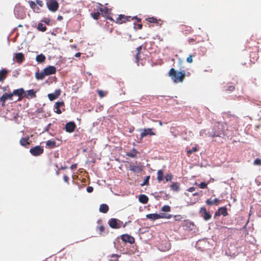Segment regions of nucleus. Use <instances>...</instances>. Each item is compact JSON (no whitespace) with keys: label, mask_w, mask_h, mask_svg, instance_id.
I'll use <instances>...</instances> for the list:
<instances>
[{"label":"nucleus","mask_w":261,"mask_h":261,"mask_svg":"<svg viewBox=\"0 0 261 261\" xmlns=\"http://www.w3.org/2000/svg\"><path fill=\"white\" fill-rule=\"evenodd\" d=\"M139 201L143 204H146L148 201V198L144 194H141L139 196Z\"/></svg>","instance_id":"f3484780"},{"label":"nucleus","mask_w":261,"mask_h":261,"mask_svg":"<svg viewBox=\"0 0 261 261\" xmlns=\"http://www.w3.org/2000/svg\"><path fill=\"white\" fill-rule=\"evenodd\" d=\"M220 215L223 216L228 215L227 208L225 207H221L218 209V212L215 213V216H220Z\"/></svg>","instance_id":"ddd939ff"},{"label":"nucleus","mask_w":261,"mask_h":261,"mask_svg":"<svg viewBox=\"0 0 261 261\" xmlns=\"http://www.w3.org/2000/svg\"><path fill=\"white\" fill-rule=\"evenodd\" d=\"M138 27L139 29H142V24H138Z\"/></svg>","instance_id":"e2e57ef3"},{"label":"nucleus","mask_w":261,"mask_h":261,"mask_svg":"<svg viewBox=\"0 0 261 261\" xmlns=\"http://www.w3.org/2000/svg\"><path fill=\"white\" fill-rule=\"evenodd\" d=\"M48 9L51 12H55L59 8L58 3L55 0H48L46 2Z\"/></svg>","instance_id":"20e7f679"},{"label":"nucleus","mask_w":261,"mask_h":261,"mask_svg":"<svg viewBox=\"0 0 261 261\" xmlns=\"http://www.w3.org/2000/svg\"><path fill=\"white\" fill-rule=\"evenodd\" d=\"M234 89V87L233 86H229L226 89V90L229 91H232Z\"/></svg>","instance_id":"de8ad7c7"},{"label":"nucleus","mask_w":261,"mask_h":261,"mask_svg":"<svg viewBox=\"0 0 261 261\" xmlns=\"http://www.w3.org/2000/svg\"><path fill=\"white\" fill-rule=\"evenodd\" d=\"M63 179L65 182L68 184L69 177H68V176H67L66 175H64Z\"/></svg>","instance_id":"603ef678"},{"label":"nucleus","mask_w":261,"mask_h":261,"mask_svg":"<svg viewBox=\"0 0 261 261\" xmlns=\"http://www.w3.org/2000/svg\"><path fill=\"white\" fill-rule=\"evenodd\" d=\"M138 151L135 149H133L132 151L129 152H127L126 153V155L131 157V158H135L137 156V154Z\"/></svg>","instance_id":"2f4dec72"},{"label":"nucleus","mask_w":261,"mask_h":261,"mask_svg":"<svg viewBox=\"0 0 261 261\" xmlns=\"http://www.w3.org/2000/svg\"><path fill=\"white\" fill-rule=\"evenodd\" d=\"M109 207L106 204H102L100 205L99 211L102 213H106L108 212Z\"/></svg>","instance_id":"6ab92c4d"},{"label":"nucleus","mask_w":261,"mask_h":261,"mask_svg":"<svg viewBox=\"0 0 261 261\" xmlns=\"http://www.w3.org/2000/svg\"><path fill=\"white\" fill-rule=\"evenodd\" d=\"M96 231H98V234L99 236H103L104 232L105 231V227L103 225L100 224L98 225L96 227Z\"/></svg>","instance_id":"2eb2a0df"},{"label":"nucleus","mask_w":261,"mask_h":261,"mask_svg":"<svg viewBox=\"0 0 261 261\" xmlns=\"http://www.w3.org/2000/svg\"><path fill=\"white\" fill-rule=\"evenodd\" d=\"M77 167V164H72L71 166H70V169L71 170H73V169H76Z\"/></svg>","instance_id":"4d7b16f0"},{"label":"nucleus","mask_w":261,"mask_h":261,"mask_svg":"<svg viewBox=\"0 0 261 261\" xmlns=\"http://www.w3.org/2000/svg\"><path fill=\"white\" fill-rule=\"evenodd\" d=\"M76 127V125L74 122H69L65 125V129L67 132H73Z\"/></svg>","instance_id":"9d476101"},{"label":"nucleus","mask_w":261,"mask_h":261,"mask_svg":"<svg viewBox=\"0 0 261 261\" xmlns=\"http://www.w3.org/2000/svg\"><path fill=\"white\" fill-rule=\"evenodd\" d=\"M8 73V71L6 69H2L0 70V82H3Z\"/></svg>","instance_id":"412c9836"},{"label":"nucleus","mask_w":261,"mask_h":261,"mask_svg":"<svg viewBox=\"0 0 261 261\" xmlns=\"http://www.w3.org/2000/svg\"><path fill=\"white\" fill-rule=\"evenodd\" d=\"M164 179V172L162 170H159L157 172V180L158 182H161Z\"/></svg>","instance_id":"4be33fe9"},{"label":"nucleus","mask_w":261,"mask_h":261,"mask_svg":"<svg viewBox=\"0 0 261 261\" xmlns=\"http://www.w3.org/2000/svg\"><path fill=\"white\" fill-rule=\"evenodd\" d=\"M46 146L48 148L52 149L57 147L56 142L52 140H48L46 142Z\"/></svg>","instance_id":"dca6fc26"},{"label":"nucleus","mask_w":261,"mask_h":261,"mask_svg":"<svg viewBox=\"0 0 261 261\" xmlns=\"http://www.w3.org/2000/svg\"><path fill=\"white\" fill-rule=\"evenodd\" d=\"M61 93L60 89L56 90L54 93H50L48 94V98H57L58 97Z\"/></svg>","instance_id":"5701e85b"},{"label":"nucleus","mask_w":261,"mask_h":261,"mask_svg":"<svg viewBox=\"0 0 261 261\" xmlns=\"http://www.w3.org/2000/svg\"><path fill=\"white\" fill-rule=\"evenodd\" d=\"M141 48H142V46H140L138 47H137V51H138V53H137V54L136 55V60H137V62L138 61V55H139V54Z\"/></svg>","instance_id":"c03bdc74"},{"label":"nucleus","mask_w":261,"mask_h":261,"mask_svg":"<svg viewBox=\"0 0 261 261\" xmlns=\"http://www.w3.org/2000/svg\"><path fill=\"white\" fill-rule=\"evenodd\" d=\"M45 59L46 58L45 56L41 54L37 56L36 58V60L38 63H41L45 61Z\"/></svg>","instance_id":"b1692460"},{"label":"nucleus","mask_w":261,"mask_h":261,"mask_svg":"<svg viewBox=\"0 0 261 261\" xmlns=\"http://www.w3.org/2000/svg\"><path fill=\"white\" fill-rule=\"evenodd\" d=\"M127 20L126 16L123 15H120L117 19V21L120 23L125 22Z\"/></svg>","instance_id":"c85d7f7f"},{"label":"nucleus","mask_w":261,"mask_h":261,"mask_svg":"<svg viewBox=\"0 0 261 261\" xmlns=\"http://www.w3.org/2000/svg\"><path fill=\"white\" fill-rule=\"evenodd\" d=\"M81 54L80 53H77L75 54V57H77V58L80 57L81 56Z\"/></svg>","instance_id":"13d9d810"},{"label":"nucleus","mask_w":261,"mask_h":261,"mask_svg":"<svg viewBox=\"0 0 261 261\" xmlns=\"http://www.w3.org/2000/svg\"><path fill=\"white\" fill-rule=\"evenodd\" d=\"M160 193L161 194L164 193V192L163 191H161V192H160Z\"/></svg>","instance_id":"774afa93"},{"label":"nucleus","mask_w":261,"mask_h":261,"mask_svg":"<svg viewBox=\"0 0 261 261\" xmlns=\"http://www.w3.org/2000/svg\"><path fill=\"white\" fill-rule=\"evenodd\" d=\"M254 165L259 166L261 165V159L259 158L256 159L253 162Z\"/></svg>","instance_id":"a19ab883"},{"label":"nucleus","mask_w":261,"mask_h":261,"mask_svg":"<svg viewBox=\"0 0 261 261\" xmlns=\"http://www.w3.org/2000/svg\"><path fill=\"white\" fill-rule=\"evenodd\" d=\"M120 257L119 255L116 254H113L110 257L111 258L110 259V261H119L118 258Z\"/></svg>","instance_id":"473e14b6"},{"label":"nucleus","mask_w":261,"mask_h":261,"mask_svg":"<svg viewBox=\"0 0 261 261\" xmlns=\"http://www.w3.org/2000/svg\"><path fill=\"white\" fill-rule=\"evenodd\" d=\"M171 217H172V215H169L168 216H166V218H165L170 219Z\"/></svg>","instance_id":"0e129e2a"},{"label":"nucleus","mask_w":261,"mask_h":261,"mask_svg":"<svg viewBox=\"0 0 261 261\" xmlns=\"http://www.w3.org/2000/svg\"><path fill=\"white\" fill-rule=\"evenodd\" d=\"M183 226H188L189 228H190L191 229H192V228H191V226H194V224L191 221H189V220H185L183 221L182 224Z\"/></svg>","instance_id":"bb28decb"},{"label":"nucleus","mask_w":261,"mask_h":261,"mask_svg":"<svg viewBox=\"0 0 261 261\" xmlns=\"http://www.w3.org/2000/svg\"><path fill=\"white\" fill-rule=\"evenodd\" d=\"M185 74V71L177 72L174 68H171L169 72V76L174 83L182 82Z\"/></svg>","instance_id":"f257e3e1"},{"label":"nucleus","mask_w":261,"mask_h":261,"mask_svg":"<svg viewBox=\"0 0 261 261\" xmlns=\"http://www.w3.org/2000/svg\"><path fill=\"white\" fill-rule=\"evenodd\" d=\"M198 150L196 147H193L192 149H189L187 150V155L190 156V155L194 152H196Z\"/></svg>","instance_id":"72a5a7b5"},{"label":"nucleus","mask_w":261,"mask_h":261,"mask_svg":"<svg viewBox=\"0 0 261 261\" xmlns=\"http://www.w3.org/2000/svg\"><path fill=\"white\" fill-rule=\"evenodd\" d=\"M199 213L205 221H208L212 218V215L209 212H207L204 207H201Z\"/></svg>","instance_id":"0eeeda50"},{"label":"nucleus","mask_w":261,"mask_h":261,"mask_svg":"<svg viewBox=\"0 0 261 261\" xmlns=\"http://www.w3.org/2000/svg\"><path fill=\"white\" fill-rule=\"evenodd\" d=\"M162 211L163 212H168L171 211V208L169 205H164L162 207Z\"/></svg>","instance_id":"e433bc0d"},{"label":"nucleus","mask_w":261,"mask_h":261,"mask_svg":"<svg viewBox=\"0 0 261 261\" xmlns=\"http://www.w3.org/2000/svg\"><path fill=\"white\" fill-rule=\"evenodd\" d=\"M207 187V184L204 182H202L199 185V187L201 189L206 188Z\"/></svg>","instance_id":"37998d69"},{"label":"nucleus","mask_w":261,"mask_h":261,"mask_svg":"<svg viewBox=\"0 0 261 261\" xmlns=\"http://www.w3.org/2000/svg\"><path fill=\"white\" fill-rule=\"evenodd\" d=\"M36 78L38 80H42L44 78L46 74H45V73L44 71L42 72L39 73V72H36Z\"/></svg>","instance_id":"7c9ffc66"},{"label":"nucleus","mask_w":261,"mask_h":261,"mask_svg":"<svg viewBox=\"0 0 261 261\" xmlns=\"http://www.w3.org/2000/svg\"><path fill=\"white\" fill-rule=\"evenodd\" d=\"M30 7L32 9H35V7L36 6L35 3L32 1L30 2Z\"/></svg>","instance_id":"3c124183"},{"label":"nucleus","mask_w":261,"mask_h":261,"mask_svg":"<svg viewBox=\"0 0 261 261\" xmlns=\"http://www.w3.org/2000/svg\"><path fill=\"white\" fill-rule=\"evenodd\" d=\"M187 190L189 192H192L195 190V188L194 187H192L189 188Z\"/></svg>","instance_id":"6e6d98bb"},{"label":"nucleus","mask_w":261,"mask_h":261,"mask_svg":"<svg viewBox=\"0 0 261 261\" xmlns=\"http://www.w3.org/2000/svg\"><path fill=\"white\" fill-rule=\"evenodd\" d=\"M170 246H171L170 244H169L168 245V246H167V247L166 249L164 250V251L168 250L170 248Z\"/></svg>","instance_id":"bf43d9fd"},{"label":"nucleus","mask_w":261,"mask_h":261,"mask_svg":"<svg viewBox=\"0 0 261 261\" xmlns=\"http://www.w3.org/2000/svg\"><path fill=\"white\" fill-rule=\"evenodd\" d=\"M108 224L111 228L118 229L121 227V225L123 224V222L116 218H111L109 220Z\"/></svg>","instance_id":"7ed1b4c3"},{"label":"nucleus","mask_w":261,"mask_h":261,"mask_svg":"<svg viewBox=\"0 0 261 261\" xmlns=\"http://www.w3.org/2000/svg\"><path fill=\"white\" fill-rule=\"evenodd\" d=\"M37 28L39 31L42 32H44L46 29V27L41 23L38 24Z\"/></svg>","instance_id":"f704fd0d"},{"label":"nucleus","mask_w":261,"mask_h":261,"mask_svg":"<svg viewBox=\"0 0 261 261\" xmlns=\"http://www.w3.org/2000/svg\"><path fill=\"white\" fill-rule=\"evenodd\" d=\"M97 92L98 93L99 96L100 97H103L107 96V91H102V90H98Z\"/></svg>","instance_id":"c9c22d12"},{"label":"nucleus","mask_w":261,"mask_h":261,"mask_svg":"<svg viewBox=\"0 0 261 261\" xmlns=\"http://www.w3.org/2000/svg\"><path fill=\"white\" fill-rule=\"evenodd\" d=\"M146 218L149 219L155 220L159 219L158 214H150L146 215Z\"/></svg>","instance_id":"393cba45"},{"label":"nucleus","mask_w":261,"mask_h":261,"mask_svg":"<svg viewBox=\"0 0 261 261\" xmlns=\"http://www.w3.org/2000/svg\"><path fill=\"white\" fill-rule=\"evenodd\" d=\"M19 143L21 146L27 147L28 146L30 143V142L29 141V138L28 137L21 138L19 141Z\"/></svg>","instance_id":"4468645a"},{"label":"nucleus","mask_w":261,"mask_h":261,"mask_svg":"<svg viewBox=\"0 0 261 261\" xmlns=\"http://www.w3.org/2000/svg\"><path fill=\"white\" fill-rule=\"evenodd\" d=\"M43 71L46 75H48L55 73L56 72V69L53 66H49L44 68Z\"/></svg>","instance_id":"f8f14e48"},{"label":"nucleus","mask_w":261,"mask_h":261,"mask_svg":"<svg viewBox=\"0 0 261 261\" xmlns=\"http://www.w3.org/2000/svg\"><path fill=\"white\" fill-rule=\"evenodd\" d=\"M220 200L218 198H215L214 200H212L211 199H208L206 201V203L208 205H212L215 204L218 205L219 204Z\"/></svg>","instance_id":"a211bd4d"},{"label":"nucleus","mask_w":261,"mask_h":261,"mask_svg":"<svg viewBox=\"0 0 261 261\" xmlns=\"http://www.w3.org/2000/svg\"><path fill=\"white\" fill-rule=\"evenodd\" d=\"M174 218L175 221H180V220H181V219H183L182 216H181L180 215H175L174 216Z\"/></svg>","instance_id":"79ce46f5"},{"label":"nucleus","mask_w":261,"mask_h":261,"mask_svg":"<svg viewBox=\"0 0 261 261\" xmlns=\"http://www.w3.org/2000/svg\"><path fill=\"white\" fill-rule=\"evenodd\" d=\"M193 195V196H197V195H198V193H194Z\"/></svg>","instance_id":"69168bd1"},{"label":"nucleus","mask_w":261,"mask_h":261,"mask_svg":"<svg viewBox=\"0 0 261 261\" xmlns=\"http://www.w3.org/2000/svg\"><path fill=\"white\" fill-rule=\"evenodd\" d=\"M35 93H36V92L34 91L33 90H29L26 92L24 91V95L26 96H30L31 97H35L36 96Z\"/></svg>","instance_id":"c756f323"},{"label":"nucleus","mask_w":261,"mask_h":261,"mask_svg":"<svg viewBox=\"0 0 261 261\" xmlns=\"http://www.w3.org/2000/svg\"><path fill=\"white\" fill-rule=\"evenodd\" d=\"M98 10L101 12V13L105 15L109 14L110 12V10L108 9V8L105 7V8H101L99 7L98 9Z\"/></svg>","instance_id":"a878e982"},{"label":"nucleus","mask_w":261,"mask_h":261,"mask_svg":"<svg viewBox=\"0 0 261 261\" xmlns=\"http://www.w3.org/2000/svg\"><path fill=\"white\" fill-rule=\"evenodd\" d=\"M121 238L123 241L126 243L133 244L135 242L134 238L127 234H122Z\"/></svg>","instance_id":"1a4fd4ad"},{"label":"nucleus","mask_w":261,"mask_h":261,"mask_svg":"<svg viewBox=\"0 0 261 261\" xmlns=\"http://www.w3.org/2000/svg\"><path fill=\"white\" fill-rule=\"evenodd\" d=\"M36 3L40 7H42L43 6V4L42 1H40V0H36Z\"/></svg>","instance_id":"864d4df0"},{"label":"nucleus","mask_w":261,"mask_h":261,"mask_svg":"<svg viewBox=\"0 0 261 261\" xmlns=\"http://www.w3.org/2000/svg\"><path fill=\"white\" fill-rule=\"evenodd\" d=\"M93 191V188L92 187L89 186L87 188V191L88 193H91Z\"/></svg>","instance_id":"8fccbe9b"},{"label":"nucleus","mask_w":261,"mask_h":261,"mask_svg":"<svg viewBox=\"0 0 261 261\" xmlns=\"http://www.w3.org/2000/svg\"><path fill=\"white\" fill-rule=\"evenodd\" d=\"M44 149L42 146L37 145L34 147L31 148L30 152L34 156H38L43 153Z\"/></svg>","instance_id":"39448f33"},{"label":"nucleus","mask_w":261,"mask_h":261,"mask_svg":"<svg viewBox=\"0 0 261 261\" xmlns=\"http://www.w3.org/2000/svg\"><path fill=\"white\" fill-rule=\"evenodd\" d=\"M7 99H0V106H2V107H4L5 101Z\"/></svg>","instance_id":"49530a36"},{"label":"nucleus","mask_w":261,"mask_h":261,"mask_svg":"<svg viewBox=\"0 0 261 261\" xmlns=\"http://www.w3.org/2000/svg\"><path fill=\"white\" fill-rule=\"evenodd\" d=\"M147 20L150 22H155L156 21V19L153 17L149 18Z\"/></svg>","instance_id":"09e8293b"},{"label":"nucleus","mask_w":261,"mask_h":261,"mask_svg":"<svg viewBox=\"0 0 261 261\" xmlns=\"http://www.w3.org/2000/svg\"><path fill=\"white\" fill-rule=\"evenodd\" d=\"M170 188L174 191H178L179 189V185L178 182H173L170 186Z\"/></svg>","instance_id":"cd10ccee"},{"label":"nucleus","mask_w":261,"mask_h":261,"mask_svg":"<svg viewBox=\"0 0 261 261\" xmlns=\"http://www.w3.org/2000/svg\"><path fill=\"white\" fill-rule=\"evenodd\" d=\"M149 178H150V176H147L144 179L143 184H141V186H143L144 185H148Z\"/></svg>","instance_id":"ea45409f"},{"label":"nucleus","mask_w":261,"mask_h":261,"mask_svg":"<svg viewBox=\"0 0 261 261\" xmlns=\"http://www.w3.org/2000/svg\"><path fill=\"white\" fill-rule=\"evenodd\" d=\"M158 216L160 217L159 219H160V218H166L165 214H163V213L159 214H158Z\"/></svg>","instance_id":"5fc2aeb1"},{"label":"nucleus","mask_w":261,"mask_h":261,"mask_svg":"<svg viewBox=\"0 0 261 261\" xmlns=\"http://www.w3.org/2000/svg\"><path fill=\"white\" fill-rule=\"evenodd\" d=\"M130 170L135 172H139L142 171V168L139 166L130 165L129 166Z\"/></svg>","instance_id":"aec40b11"},{"label":"nucleus","mask_w":261,"mask_h":261,"mask_svg":"<svg viewBox=\"0 0 261 261\" xmlns=\"http://www.w3.org/2000/svg\"><path fill=\"white\" fill-rule=\"evenodd\" d=\"M24 94V90L23 88H20L13 91L12 93L9 94L5 93L1 98H12L14 95L19 97V98Z\"/></svg>","instance_id":"f03ea898"},{"label":"nucleus","mask_w":261,"mask_h":261,"mask_svg":"<svg viewBox=\"0 0 261 261\" xmlns=\"http://www.w3.org/2000/svg\"><path fill=\"white\" fill-rule=\"evenodd\" d=\"M165 197H164V199H167L169 197V195L168 194H166V193H165Z\"/></svg>","instance_id":"052dcab7"},{"label":"nucleus","mask_w":261,"mask_h":261,"mask_svg":"<svg viewBox=\"0 0 261 261\" xmlns=\"http://www.w3.org/2000/svg\"><path fill=\"white\" fill-rule=\"evenodd\" d=\"M152 128H144L142 130V133L140 134V140L141 141L143 139V138L148 135L150 136H154L155 135V133L152 132Z\"/></svg>","instance_id":"6e6552de"},{"label":"nucleus","mask_w":261,"mask_h":261,"mask_svg":"<svg viewBox=\"0 0 261 261\" xmlns=\"http://www.w3.org/2000/svg\"><path fill=\"white\" fill-rule=\"evenodd\" d=\"M62 19H63V17L62 16H58V20H62Z\"/></svg>","instance_id":"680f3d73"},{"label":"nucleus","mask_w":261,"mask_h":261,"mask_svg":"<svg viewBox=\"0 0 261 261\" xmlns=\"http://www.w3.org/2000/svg\"><path fill=\"white\" fill-rule=\"evenodd\" d=\"M187 61L190 63L193 62L192 56L190 55L187 59Z\"/></svg>","instance_id":"a18cd8bd"},{"label":"nucleus","mask_w":261,"mask_h":261,"mask_svg":"<svg viewBox=\"0 0 261 261\" xmlns=\"http://www.w3.org/2000/svg\"><path fill=\"white\" fill-rule=\"evenodd\" d=\"M72 47H73V48L75 49L76 48V46L75 45H72Z\"/></svg>","instance_id":"338daca9"},{"label":"nucleus","mask_w":261,"mask_h":261,"mask_svg":"<svg viewBox=\"0 0 261 261\" xmlns=\"http://www.w3.org/2000/svg\"><path fill=\"white\" fill-rule=\"evenodd\" d=\"M65 106L63 101H58L56 102L54 106L55 112L60 114L62 113V111H65Z\"/></svg>","instance_id":"423d86ee"},{"label":"nucleus","mask_w":261,"mask_h":261,"mask_svg":"<svg viewBox=\"0 0 261 261\" xmlns=\"http://www.w3.org/2000/svg\"><path fill=\"white\" fill-rule=\"evenodd\" d=\"M91 15H92V17L94 19H98V17L99 16V15H100V13L99 12H96V13H92L91 14Z\"/></svg>","instance_id":"58836bf2"},{"label":"nucleus","mask_w":261,"mask_h":261,"mask_svg":"<svg viewBox=\"0 0 261 261\" xmlns=\"http://www.w3.org/2000/svg\"><path fill=\"white\" fill-rule=\"evenodd\" d=\"M173 178V175L171 173L167 174L165 176L166 181H171Z\"/></svg>","instance_id":"4c0bfd02"},{"label":"nucleus","mask_w":261,"mask_h":261,"mask_svg":"<svg viewBox=\"0 0 261 261\" xmlns=\"http://www.w3.org/2000/svg\"><path fill=\"white\" fill-rule=\"evenodd\" d=\"M15 59L18 63H21L24 60V56L21 53L14 54L13 59Z\"/></svg>","instance_id":"9b49d317"}]
</instances>
